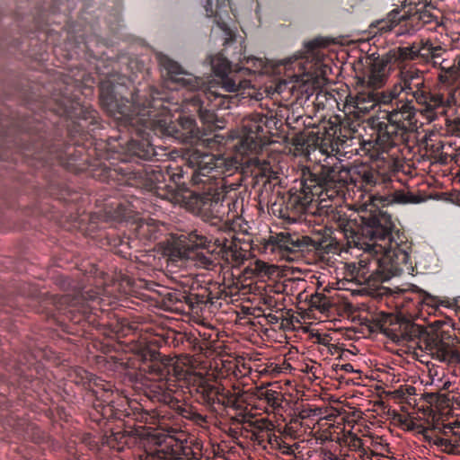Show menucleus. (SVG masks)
Returning a JSON list of instances; mask_svg holds the SVG:
<instances>
[{
	"instance_id": "c9c22d12",
	"label": "nucleus",
	"mask_w": 460,
	"mask_h": 460,
	"mask_svg": "<svg viewBox=\"0 0 460 460\" xmlns=\"http://www.w3.org/2000/svg\"><path fill=\"white\" fill-rule=\"evenodd\" d=\"M424 400L429 404H438L443 402L445 395L436 393H425L423 394Z\"/></svg>"
},
{
	"instance_id": "f257e3e1",
	"label": "nucleus",
	"mask_w": 460,
	"mask_h": 460,
	"mask_svg": "<svg viewBox=\"0 0 460 460\" xmlns=\"http://www.w3.org/2000/svg\"><path fill=\"white\" fill-rule=\"evenodd\" d=\"M40 98V105L47 116L49 112L66 122V134L71 143L61 139H49V122L41 121V115H26L22 119L1 121V134L7 137L13 134L14 144L26 159L31 158L41 166L59 164L75 173L84 172L89 166H102V180L112 181L121 189V196L130 198L127 203L119 199L104 205L107 220L123 221L137 209L139 198L137 193L149 192L162 199L177 200L180 192L190 199V204L208 217L223 220L230 211V201L224 194L222 165L227 171L240 170L252 178V184L259 188L261 194L276 193L274 200H269L271 213L285 221H297V185L288 192L279 190L281 181L272 170L270 163L261 160L257 154L268 140L273 118L255 112L243 120V136L234 146L233 154L226 158L211 154L194 153L189 159L186 171L176 168L175 172H164L159 166L142 164L138 160L149 161L128 151L118 154L119 163H102L109 155L102 152L110 143L98 141L95 131L101 128L97 111L83 104L78 91L68 84L55 87L49 99Z\"/></svg>"
},
{
	"instance_id": "49530a36",
	"label": "nucleus",
	"mask_w": 460,
	"mask_h": 460,
	"mask_svg": "<svg viewBox=\"0 0 460 460\" xmlns=\"http://www.w3.org/2000/svg\"><path fill=\"white\" fill-rule=\"evenodd\" d=\"M313 306L325 310L328 308L329 305H313Z\"/></svg>"
},
{
	"instance_id": "393cba45",
	"label": "nucleus",
	"mask_w": 460,
	"mask_h": 460,
	"mask_svg": "<svg viewBox=\"0 0 460 460\" xmlns=\"http://www.w3.org/2000/svg\"><path fill=\"white\" fill-rule=\"evenodd\" d=\"M420 297L419 301L420 306L421 307L427 306L433 310H437L439 306L448 307L450 305L447 300L442 299L436 296H432L422 289H420Z\"/></svg>"
},
{
	"instance_id": "a19ab883",
	"label": "nucleus",
	"mask_w": 460,
	"mask_h": 460,
	"mask_svg": "<svg viewBox=\"0 0 460 460\" xmlns=\"http://www.w3.org/2000/svg\"><path fill=\"white\" fill-rule=\"evenodd\" d=\"M435 443L436 445L445 447L446 448L453 446L452 440L445 438H438Z\"/></svg>"
},
{
	"instance_id": "412c9836",
	"label": "nucleus",
	"mask_w": 460,
	"mask_h": 460,
	"mask_svg": "<svg viewBox=\"0 0 460 460\" xmlns=\"http://www.w3.org/2000/svg\"><path fill=\"white\" fill-rule=\"evenodd\" d=\"M70 376L73 378V382L77 385H82L85 389L91 392L93 396H99V389L102 385L101 384L102 380L82 367L74 369Z\"/></svg>"
},
{
	"instance_id": "473e14b6",
	"label": "nucleus",
	"mask_w": 460,
	"mask_h": 460,
	"mask_svg": "<svg viewBox=\"0 0 460 460\" xmlns=\"http://www.w3.org/2000/svg\"><path fill=\"white\" fill-rule=\"evenodd\" d=\"M293 447L294 446H291L288 443H287L284 438L277 436V441H274V444H272L270 448L279 450L281 454L286 456H294L295 450Z\"/></svg>"
},
{
	"instance_id": "9d476101",
	"label": "nucleus",
	"mask_w": 460,
	"mask_h": 460,
	"mask_svg": "<svg viewBox=\"0 0 460 460\" xmlns=\"http://www.w3.org/2000/svg\"><path fill=\"white\" fill-rule=\"evenodd\" d=\"M101 301L100 288H84L62 295L58 304L66 306V318L73 325L81 326L84 332L86 326L98 329L108 324V313L97 307Z\"/></svg>"
},
{
	"instance_id": "79ce46f5",
	"label": "nucleus",
	"mask_w": 460,
	"mask_h": 460,
	"mask_svg": "<svg viewBox=\"0 0 460 460\" xmlns=\"http://www.w3.org/2000/svg\"><path fill=\"white\" fill-rule=\"evenodd\" d=\"M336 370H342L347 373L354 372L353 366L350 363H346L342 365H336Z\"/></svg>"
},
{
	"instance_id": "f3484780",
	"label": "nucleus",
	"mask_w": 460,
	"mask_h": 460,
	"mask_svg": "<svg viewBox=\"0 0 460 460\" xmlns=\"http://www.w3.org/2000/svg\"><path fill=\"white\" fill-rule=\"evenodd\" d=\"M268 245L273 252H279L282 256L293 260L290 255L304 252L308 246V237L300 236L296 233L280 232L269 237Z\"/></svg>"
},
{
	"instance_id": "864d4df0",
	"label": "nucleus",
	"mask_w": 460,
	"mask_h": 460,
	"mask_svg": "<svg viewBox=\"0 0 460 460\" xmlns=\"http://www.w3.org/2000/svg\"><path fill=\"white\" fill-rule=\"evenodd\" d=\"M278 88H279L278 91L280 92L281 91V86L279 85Z\"/></svg>"
},
{
	"instance_id": "2f4dec72",
	"label": "nucleus",
	"mask_w": 460,
	"mask_h": 460,
	"mask_svg": "<svg viewBox=\"0 0 460 460\" xmlns=\"http://www.w3.org/2000/svg\"><path fill=\"white\" fill-rule=\"evenodd\" d=\"M302 426V421L299 418H293L286 426L282 431L283 437L296 438L299 434V429Z\"/></svg>"
},
{
	"instance_id": "0eeeda50",
	"label": "nucleus",
	"mask_w": 460,
	"mask_h": 460,
	"mask_svg": "<svg viewBox=\"0 0 460 460\" xmlns=\"http://www.w3.org/2000/svg\"><path fill=\"white\" fill-rule=\"evenodd\" d=\"M379 329L393 341L411 342L439 362L454 365L460 363V352L455 348L450 335L444 337L434 330L428 331L411 320L392 314L382 316Z\"/></svg>"
},
{
	"instance_id": "4c0bfd02",
	"label": "nucleus",
	"mask_w": 460,
	"mask_h": 460,
	"mask_svg": "<svg viewBox=\"0 0 460 460\" xmlns=\"http://www.w3.org/2000/svg\"><path fill=\"white\" fill-rule=\"evenodd\" d=\"M358 456L362 459V460H374V457L375 458H378V455L374 453L373 451H370L369 454H367V452L366 451L365 448L361 447L358 450Z\"/></svg>"
},
{
	"instance_id": "20e7f679",
	"label": "nucleus",
	"mask_w": 460,
	"mask_h": 460,
	"mask_svg": "<svg viewBox=\"0 0 460 460\" xmlns=\"http://www.w3.org/2000/svg\"><path fill=\"white\" fill-rule=\"evenodd\" d=\"M112 77L101 82L100 102L111 116L118 120L119 131L127 130L130 139L123 150L129 157L137 155L152 159L156 155L151 143V133L160 137H171L181 143L192 144L199 138V128L191 116L172 119L170 102L164 93L155 87L135 89L128 79ZM119 146H122L119 143Z\"/></svg>"
},
{
	"instance_id": "4468645a",
	"label": "nucleus",
	"mask_w": 460,
	"mask_h": 460,
	"mask_svg": "<svg viewBox=\"0 0 460 460\" xmlns=\"http://www.w3.org/2000/svg\"><path fill=\"white\" fill-rule=\"evenodd\" d=\"M188 390L191 397L212 412H219L224 385L215 379L195 375L189 382Z\"/></svg>"
},
{
	"instance_id": "603ef678",
	"label": "nucleus",
	"mask_w": 460,
	"mask_h": 460,
	"mask_svg": "<svg viewBox=\"0 0 460 460\" xmlns=\"http://www.w3.org/2000/svg\"><path fill=\"white\" fill-rule=\"evenodd\" d=\"M51 124H52V125H55V124L58 125V124H59V121H53V122H51Z\"/></svg>"
},
{
	"instance_id": "f03ea898",
	"label": "nucleus",
	"mask_w": 460,
	"mask_h": 460,
	"mask_svg": "<svg viewBox=\"0 0 460 460\" xmlns=\"http://www.w3.org/2000/svg\"><path fill=\"white\" fill-rule=\"evenodd\" d=\"M206 15L214 17L218 27L225 32L224 53L209 57L211 70L217 77L218 85L213 84L202 89L201 78L185 71L177 62L165 55H159L164 86L172 91L186 88L190 96L184 99L186 109L197 115L206 129L212 131L216 125L215 111L229 109L234 97L226 93H235L244 89L248 81L243 75L264 74L268 72L266 62L253 56L246 57L243 46L239 52L230 54V48L236 43L235 33L228 27L223 16L228 15L229 0H205Z\"/></svg>"
},
{
	"instance_id": "f704fd0d",
	"label": "nucleus",
	"mask_w": 460,
	"mask_h": 460,
	"mask_svg": "<svg viewBox=\"0 0 460 460\" xmlns=\"http://www.w3.org/2000/svg\"><path fill=\"white\" fill-rule=\"evenodd\" d=\"M105 438H106V439H105L104 443H106L111 447H115V446L117 444L121 443V439L124 438V435L121 434L120 432L111 431V435L110 436L105 435Z\"/></svg>"
},
{
	"instance_id": "2eb2a0df",
	"label": "nucleus",
	"mask_w": 460,
	"mask_h": 460,
	"mask_svg": "<svg viewBox=\"0 0 460 460\" xmlns=\"http://www.w3.org/2000/svg\"><path fill=\"white\" fill-rule=\"evenodd\" d=\"M432 67L437 69L439 84H460V54L453 60L448 58L449 51L440 44L432 42Z\"/></svg>"
},
{
	"instance_id": "7c9ffc66",
	"label": "nucleus",
	"mask_w": 460,
	"mask_h": 460,
	"mask_svg": "<svg viewBox=\"0 0 460 460\" xmlns=\"http://www.w3.org/2000/svg\"><path fill=\"white\" fill-rule=\"evenodd\" d=\"M138 234L148 240H155L157 238L155 222L154 220H151V222H141L138 225Z\"/></svg>"
},
{
	"instance_id": "5701e85b",
	"label": "nucleus",
	"mask_w": 460,
	"mask_h": 460,
	"mask_svg": "<svg viewBox=\"0 0 460 460\" xmlns=\"http://www.w3.org/2000/svg\"><path fill=\"white\" fill-rule=\"evenodd\" d=\"M403 22H405V15L402 14L401 11L393 10L385 18L373 22L372 27L376 28L379 33H385L391 31Z\"/></svg>"
},
{
	"instance_id": "ea45409f",
	"label": "nucleus",
	"mask_w": 460,
	"mask_h": 460,
	"mask_svg": "<svg viewBox=\"0 0 460 460\" xmlns=\"http://www.w3.org/2000/svg\"><path fill=\"white\" fill-rule=\"evenodd\" d=\"M433 15L429 12H420L419 13L418 19L420 20L423 23H429L432 21Z\"/></svg>"
},
{
	"instance_id": "6e6552de",
	"label": "nucleus",
	"mask_w": 460,
	"mask_h": 460,
	"mask_svg": "<svg viewBox=\"0 0 460 460\" xmlns=\"http://www.w3.org/2000/svg\"><path fill=\"white\" fill-rule=\"evenodd\" d=\"M395 101V108L385 111L386 121L373 122L376 132V145L378 148L387 151L393 146L407 145L411 133L416 128V108L412 99H401L400 95L405 89L399 79L392 89L388 90Z\"/></svg>"
},
{
	"instance_id": "ddd939ff",
	"label": "nucleus",
	"mask_w": 460,
	"mask_h": 460,
	"mask_svg": "<svg viewBox=\"0 0 460 460\" xmlns=\"http://www.w3.org/2000/svg\"><path fill=\"white\" fill-rule=\"evenodd\" d=\"M140 460H201L190 446H184L172 437L161 440L152 438L148 446H145L144 453L139 455Z\"/></svg>"
},
{
	"instance_id": "aec40b11",
	"label": "nucleus",
	"mask_w": 460,
	"mask_h": 460,
	"mask_svg": "<svg viewBox=\"0 0 460 460\" xmlns=\"http://www.w3.org/2000/svg\"><path fill=\"white\" fill-rule=\"evenodd\" d=\"M318 134H321V132L319 131ZM322 135V145H330L332 152L337 151L339 146H342L348 138L347 136L342 134L341 125L332 121H328V123L323 126V132ZM318 138H320V137H318Z\"/></svg>"
},
{
	"instance_id": "09e8293b",
	"label": "nucleus",
	"mask_w": 460,
	"mask_h": 460,
	"mask_svg": "<svg viewBox=\"0 0 460 460\" xmlns=\"http://www.w3.org/2000/svg\"><path fill=\"white\" fill-rule=\"evenodd\" d=\"M27 99H28V104H30V105H31V101L32 100V97H31V96H29Z\"/></svg>"
},
{
	"instance_id": "58836bf2",
	"label": "nucleus",
	"mask_w": 460,
	"mask_h": 460,
	"mask_svg": "<svg viewBox=\"0 0 460 460\" xmlns=\"http://www.w3.org/2000/svg\"><path fill=\"white\" fill-rule=\"evenodd\" d=\"M284 65L288 69L291 68L292 66L295 65V66H298L299 71L305 70L303 66V62L301 60H299V58H295L294 60H292V58H289L288 60H287L285 62Z\"/></svg>"
},
{
	"instance_id": "1a4fd4ad",
	"label": "nucleus",
	"mask_w": 460,
	"mask_h": 460,
	"mask_svg": "<svg viewBox=\"0 0 460 460\" xmlns=\"http://www.w3.org/2000/svg\"><path fill=\"white\" fill-rule=\"evenodd\" d=\"M432 41L429 40L413 42L405 47H397L374 58L367 74L363 77L368 85L382 87L389 75L410 62L432 66Z\"/></svg>"
},
{
	"instance_id": "c756f323",
	"label": "nucleus",
	"mask_w": 460,
	"mask_h": 460,
	"mask_svg": "<svg viewBox=\"0 0 460 460\" xmlns=\"http://www.w3.org/2000/svg\"><path fill=\"white\" fill-rule=\"evenodd\" d=\"M386 200L388 203L397 204L417 203L419 201L414 195L404 190H394L389 193Z\"/></svg>"
},
{
	"instance_id": "39448f33",
	"label": "nucleus",
	"mask_w": 460,
	"mask_h": 460,
	"mask_svg": "<svg viewBox=\"0 0 460 460\" xmlns=\"http://www.w3.org/2000/svg\"><path fill=\"white\" fill-rule=\"evenodd\" d=\"M332 227L340 232L349 247L363 251L353 274L359 284L386 281L403 273L413 274L411 243L404 233L395 230L391 216L379 212L367 218L348 217L332 211Z\"/></svg>"
},
{
	"instance_id": "cd10ccee",
	"label": "nucleus",
	"mask_w": 460,
	"mask_h": 460,
	"mask_svg": "<svg viewBox=\"0 0 460 460\" xmlns=\"http://www.w3.org/2000/svg\"><path fill=\"white\" fill-rule=\"evenodd\" d=\"M214 296L208 289H203L201 293H185V304L195 306L197 305L213 304Z\"/></svg>"
},
{
	"instance_id": "423d86ee",
	"label": "nucleus",
	"mask_w": 460,
	"mask_h": 460,
	"mask_svg": "<svg viewBox=\"0 0 460 460\" xmlns=\"http://www.w3.org/2000/svg\"><path fill=\"white\" fill-rule=\"evenodd\" d=\"M132 358L137 359V368L148 375V378L153 381L146 392L151 401L178 409L182 417L192 420L197 425L203 426L208 423L207 416L182 408L179 404L181 386L178 384L180 372L172 358L162 356L156 349L145 348Z\"/></svg>"
},
{
	"instance_id": "3c124183",
	"label": "nucleus",
	"mask_w": 460,
	"mask_h": 460,
	"mask_svg": "<svg viewBox=\"0 0 460 460\" xmlns=\"http://www.w3.org/2000/svg\"><path fill=\"white\" fill-rule=\"evenodd\" d=\"M112 137V138H116L117 140H120V139H121V137H120V136H119V137Z\"/></svg>"
},
{
	"instance_id": "37998d69",
	"label": "nucleus",
	"mask_w": 460,
	"mask_h": 460,
	"mask_svg": "<svg viewBox=\"0 0 460 460\" xmlns=\"http://www.w3.org/2000/svg\"><path fill=\"white\" fill-rule=\"evenodd\" d=\"M350 457L349 455H345V456H339L335 454H332V453H329V456L327 457L328 460H349Z\"/></svg>"
},
{
	"instance_id": "de8ad7c7",
	"label": "nucleus",
	"mask_w": 460,
	"mask_h": 460,
	"mask_svg": "<svg viewBox=\"0 0 460 460\" xmlns=\"http://www.w3.org/2000/svg\"><path fill=\"white\" fill-rule=\"evenodd\" d=\"M241 419H242V420H240L238 417H235V418H234V419H233V420H234V421H236V422H242V421H243V420L244 419V417H243V416H241Z\"/></svg>"
},
{
	"instance_id": "a18cd8bd",
	"label": "nucleus",
	"mask_w": 460,
	"mask_h": 460,
	"mask_svg": "<svg viewBox=\"0 0 460 460\" xmlns=\"http://www.w3.org/2000/svg\"><path fill=\"white\" fill-rule=\"evenodd\" d=\"M268 319L270 323H277L279 320L277 316L270 314L268 315Z\"/></svg>"
},
{
	"instance_id": "7ed1b4c3",
	"label": "nucleus",
	"mask_w": 460,
	"mask_h": 460,
	"mask_svg": "<svg viewBox=\"0 0 460 460\" xmlns=\"http://www.w3.org/2000/svg\"><path fill=\"white\" fill-rule=\"evenodd\" d=\"M112 77L101 82L100 102L111 116L118 120L119 131L127 130L130 139L123 150L129 157L137 155L152 159L156 155L151 143V133L160 137H171L181 143L192 144L199 138V128L191 116L172 119L170 102L164 93L155 87L135 89L128 79ZM119 146H122L119 143Z\"/></svg>"
},
{
	"instance_id": "4be33fe9",
	"label": "nucleus",
	"mask_w": 460,
	"mask_h": 460,
	"mask_svg": "<svg viewBox=\"0 0 460 460\" xmlns=\"http://www.w3.org/2000/svg\"><path fill=\"white\" fill-rule=\"evenodd\" d=\"M420 288L416 286L410 289H401L395 296L396 305L394 306L405 309L407 312L418 308L420 306Z\"/></svg>"
},
{
	"instance_id": "6ab92c4d",
	"label": "nucleus",
	"mask_w": 460,
	"mask_h": 460,
	"mask_svg": "<svg viewBox=\"0 0 460 460\" xmlns=\"http://www.w3.org/2000/svg\"><path fill=\"white\" fill-rule=\"evenodd\" d=\"M361 84V90L358 92L355 98V108L359 112L367 113L377 106L376 87L368 85L365 78H362Z\"/></svg>"
},
{
	"instance_id": "bb28decb",
	"label": "nucleus",
	"mask_w": 460,
	"mask_h": 460,
	"mask_svg": "<svg viewBox=\"0 0 460 460\" xmlns=\"http://www.w3.org/2000/svg\"><path fill=\"white\" fill-rule=\"evenodd\" d=\"M221 400L223 401V405H221L222 408H220V411L217 412V414H224V412H226L228 409L239 411L243 408L238 396L226 388L222 394L220 401Z\"/></svg>"
},
{
	"instance_id": "c85d7f7f",
	"label": "nucleus",
	"mask_w": 460,
	"mask_h": 460,
	"mask_svg": "<svg viewBox=\"0 0 460 460\" xmlns=\"http://www.w3.org/2000/svg\"><path fill=\"white\" fill-rule=\"evenodd\" d=\"M259 397L264 400L273 410L282 407L283 395L279 392L272 389L261 390L259 391Z\"/></svg>"
},
{
	"instance_id": "b1692460",
	"label": "nucleus",
	"mask_w": 460,
	"mask_h": 460,
	"mask_svg": "<svg viewBox=\"0 0 460 460\" xmlns=\"http://www.w3.org/2000/svg\"><path fill=\"white\" fill-rule=\"evenodd\" d=\"M261 429L258 430L259 440L258 446L266 447H271L274 441H277V435L274 432V425L272 422L265 420H260Z\"/></svg>"
},
{
	"instance_id": "dca6fc26",
	"label": "nucleus",
	"mask_w": 460,
	"mask_h": 460,
	"mask_svg": "<svg viewBox=\"0 0 460 460\" xmlns=\"http://www.w3.org/2000/svg\"><path fill=\"white\" fill-rule=\"evenodd\" d=\"M395 146L391 147L389 150L385 151L377 147L376 143L374 148L376 150V162L377 168L385 167L386 172H379L373 169L364 170L361 175L362 181L365 188H371L379 183H386L391 181L390 173H394L397 170V164L394 154H390L391 150Z\"/></svg>"
},
{
	"instance_id": "a211bd4d",
	"label": "nucleus",
	"mask_w": 460,
	"mask_h": 460,
	"mask_svg": "<svg viewBox=\"0 0 460 460\" xmlns=\"http://www.w3.org/2000/svg\"><path fill=\"white\" fill-rule=\"evenodd\" d=\"M99 396L96 397L97 402L93 405V410L90 413L91 418L101 424L102 421L108 422L112 419H120L122 411L114 406L112 400L113 392L111 389L100 388Z\"/></svg>"
},
{
	"instance_id": "9b49d317",
	"label": "nucleus",
	"mask_w": 460,
	"mask_h": 460,
	"mask_svg": "<svg viewBox=\"0 0 460 460\" xmlns=\"http://www.w3.org/2000/svg\"><path fill=\"white\" fill-rule=\"evenodd\" d=\"M207 237L197 231L183 233L173 239L168 249L172 261H182L185 265H193L205 270H214L219 265V258L209 252Z\"/></svg>"
},
{
	"instance_id": "a878e982",
	"label": "nucleus",
	"mask_w": 460,
	"mask_h": 460,
	"mask_svg": "<svg viewBox=\"0 0 460 460\" xmlns=\"http://www.w3.org/2000/svg\"><path fill=\"white\" fill-rule=\"evenodd\" d=\"M159 294L161 296V303L169 308H172L173 305L185 304L184 292L164 289Z\"/></svg>"
},
{
	"instance_id": "8fccbe9b",
	"label": "nucleus",
	"mask_w": 460,
	"mask_h": 460,
	"mask_svg": "<svg viewBox=\"0 0 460 460\" xmlns=\"http://www.w3.org/2000/svg\"><path fill=\"white\" fill-rule=\"evenodd\" d=\"M460 121V117H457L456 119H454V122H459Z\"/></svg>"
},
{
	"instance_id": "c03bdc74",
	"label": "nucleus",
	"mask_w": 460,
	"mask_h": 460,
	"mask_svg": "<svg viewBox=\"0 0 460 460\" xmlns=\"http://www.w3.org/2000/svg\"><path fill=\"white\" fill-rule=\"evenodd\" d=\"M318 46V43L314 40V41H309L307 44H306V48L309 49V50H314L316 47Z\"/></svg>"
},
{
	"instance_id": "f8f14e48",
	"label": "nucleus",
	"mask_w": 460,
	"mask_h": 460,
	"mask_svg": "<svg viewBox=\"0 0 460 460\" xmlns=\"http://www.w3.org/2000/svg\"><path fill=\"white\" fill-rule=\"evenodd\" d=\"M400 67L398 76L405 89L406 97L411 96L420 106V113L429 122H432L434 108L441 104L440 93H431L426 84L423 73L414 67Z\"/></svg>"
},
{
	"instance_id": "72a5a7b5",
	"label": "nucleus",
	"mask_w": 460,
	"mask_h": 460,
	"mask_svg": "<svg viewBox=\"0 0 460 460\" xmlns=\"http://www.w3.org/2000/svg\"><path fill=\"white\" fill-rule=\"evenodd\" d=\"M378 89L379 88H376L377 105H390L391 110L395 108V101L389 91H378Z\"/></svg>"
},
{
	"instance_id": "e433bc0d",
	"label": "nucleus",
	"mask_w": 460,
	"mask_h": 460,
	"mask_svg": "<svg viewBox=\"0 0 460 460\" xmlns=\"http://www.w3.org/2000/svg\"><path fill=\"white\" fill-rule=\"evenodd\" d=\"M249 426L252 428L250 430V438H251V440H252L254 443H256L258 445V440H259L258 430H260V429H261L260 420L249 421Z\"/></svg>"
}]
</instances>
